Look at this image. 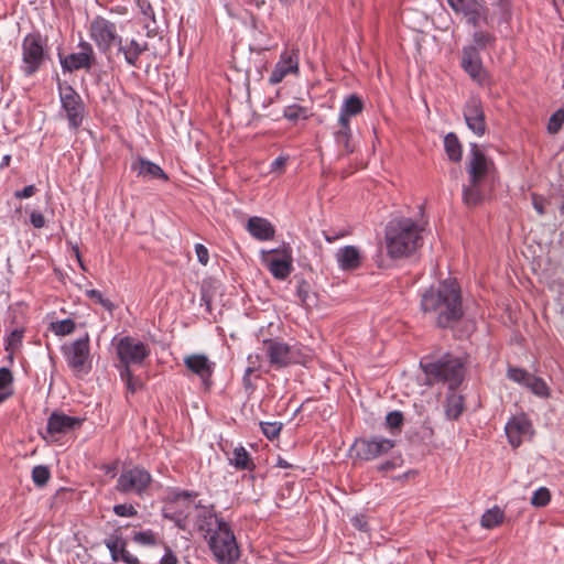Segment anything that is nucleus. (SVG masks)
I'll list each match as a JSON object with an SVG mask.
<instances>
[{
  "label": "nucleus",
  "instance_id": "1",
  "mask_svg": "<svg viewBox=\"0 0 564 564\" xmlns=\"http://www.w3.org/2000/svg\"><path fill=\"white\" fill-rule=\"evenodd\" d=\"M88 34L98 51L108 61H111L116 53L132 68L141 67V58L150 50L148 41L135 36L123 37L119 34L117 24L101 15H96L90 21Z\"/></svg>",
  "mask_w": 564,
  "mask_h": 564
},
{
  "label": "nucleus",
  "instance_id": "2",
  "mask_svg": "<svg viewBox=\"0 0 564 564\" xmlns=\"http://www.w3.org/2000/svg\"><path fill=\"white\" fill-rule=\"evenodd\" d=\"M421 308L441 328L453 327L463 316L462 295L456 281L445 280L432 285L421 297Z\"/></svg>",
  "mask_w": 564,
  "mask_h": 564
},
{
  "label": "nucleus",
  "instance_id": "3",
  "mask_svg": "<svg viewBox=\"0 0 564 564\" xmlns=\"http://www.w3.org/2000/svg\"><path fill=\"white\" fill-rule=\"evenodd\" d=\"M420 226L411 218L400 217L390 220L386 227L387 253L393 259L410 256L421 242Z\"/></svg>",
  "mask_w": 564,
  "mask_h": 564
},
{
  "label": "nucleus",
  "instance_id": "4",
  "mask_svg": "<svg viewBox=\"0 0 564 564\" xmlns=\"http://www.w3.org/2000/svg\"><path fill=\"white\" fill-rule=\"evenodd\" d=\"M430 384L445 383L456 389L464 379V362L460 358L445 354L438 359L425 357L420 361Z\"/></svg>",
  "mask_w": 564,
  "mask_h": 564
},
{
  "label": "nucleus",
  "instance_id": "5",
  "mask_svg": "<svg viewBox=\"0 0 564 564\" xmlns=\"http://www.w3.org/2000/svg\"><path fill=\"white\" fill-rule=\"evenodd\" d=\"M21 51L20 68L26 77L33 76L50 59L47 39L39 32L29 33L23 37Z\"/></svg>",
  "mask_w": 564,
  "mask_h": 564
},
{
  "label": "nucleus",
  "instance_id": "6",
  "mask_svg": "<svg viewBox=\"0 0 564 564\" xmlns=\"http://www.w3.org/2000/svg\"><path fill=\"white\" fill-rule=\"evenodd\" d=\"M208 545L219 563L232 564L239 558V547L228 523L208 536Z\"/></svg>",
  "mask_w": 564,
  "mask_h": 564
},
{
  "label": "nucleus",
  "instance_id": "7",
  "mask_svg": "<svg viewBox=\"0 0 564 564\" xmlns=\"http://www.w3.org/2000/svg\"><path fill=\"white\" fill-rule=\"evenodd\" d=\"M197 495L191 491H181L174 495L163 508V517L175 523L181 530H187L192 522L193 509L188 505H196L192 499Z\"/></svg>",
  "mask_w": 564,
  "mask_h": 564
},
{
  "label": "nucleus",
  "instance_id": "8",
  "mask_svg": "<svg viewBox=\"0 0 564 564\" xmlns=\"http://www.w3.org/2000/svg\"><path fill=\"white\" fill-rule=\"evenodd\" d=\"M152 481V477L148 470L141 467L124 469L118 477L116 490L130 495L142 496Z\"/></svg>",
  "mask_w": 564,
  "mask_h": 564
},
{
  "label": "nucleus",
  "instance_id": "9",
  "mask_svg": "<svg viewBox=\"0 0 564 564\" xmlns=\"http://www.w3.org/2000/svg\"><path fill=\"white\" fill-rule=\"evenodd\" d=\"M62 109L66 113L68 126L76 130L84 119L85 106L79 94L69 85L58 84Z\"/></svg>",
  "mask_w": 564,
  "mask_h": 564
},
{
  "label": "nucleus",
  "instance_id": "10",
  "mask_svg": "<svg viewBox=\"0 0 564 564\" xmlns=\"http://www.w3.org/2000/svg\"><path fill=\"white\" fill-rule=\"evenodd\" d=\"M116 349L120 360L119 367L130 368L131 365H141L150 355L149 347L131 336L120 338Z\"/></svg>",
  "mask_w": 564,
  "mask_h": 564
},
{
  "label": "nucleus",
  "instance_id": "11",
  "mask_svg": "<svg viewBox=\"0 0 564 564\" xmlns=\"http://www.w3.org/2000/svg\"><path fill=\"white\" fill-rule=\"evenodd\" d=\"M63 354L67 365L76 372L87 373L90 369L89 365V336L85 334L84 337L78 338L68 346H63Z\"/></svg>",
  "mask_w": 564,
  "mask_h": 564
},
{
  "label": "nucleus",
  "instance_id": "12",
  "mask_svg": "<svg viewBox=\"0 0 564 564\" xmlns=\"http://www.w3.org/2000/svg\"><path fill=\"white\" fill-rule=\"evenodd\" d=\"M188 508H192V522L194 527L203 532L205 538L210 536L214 532L226 524L224 520L219 519L212 508L202 507L200 505H188Z\"/></svg>",
  "mask_w": 564,
  "mask_h": 564
},
{
  "label": "nucleus",
  "instance_id": "13",
  "mask_svg": "<svg viewBox=\"0 0 564 564\" xmlns=\"http://www.w3.org/2000/svg\"><path fill=\"white\" fill-rule=\"evenodd\" d=\"M356 455L364 460H372L387 454L394 447V441L384 437L358 440L355 443Z\"/></svg>",
  "mask_w": 564,
  "mask_h": 564
},
{
  "label": "nucleus",
  "instance_id": "14",
  "mask_svg": "<svg viewBox=\"0 0 564 564\" xmlns=\"http://www.w3.org/2000/svg\"><path fill=\"white\" fill-rule=\"evenodd\" d=\"M263 348L270 364L276 368H283L295 362L293 348L280 338L263 340Z\"/></svg>",
  "mask_w": 564,
  "mask_h": 564
},
{
  "label": "nucleus",
  "instance_id": "15",
  "mask_svg": "<svg viewBox=\"0 0 564 564\" xmlns=\"http://www.w3.org/2000/svg\"><path fill=\"white\" fill-rule=\"evenodd\" d=\"M464 119L467 127L478 137L487 131L486 115L482 102L478 97H470L464 107Z\"/></svg>",
  "mask_w": 564,
  "mask_h": 564
},
{
  "label": "nucleus",
  "instance_id": "16",
  "mask_svg": "<svg viewBox=\"0 0 564 564\" xmlns=\"http://www.w3.org/2000/svg\"><path fill=\"white\" fill-rule=\"evenodd\" d=\"M462 67L479 85L488 84V75L482 66L479 52L474 46H466L462 53Z\"/></svg>",
  "mask_w": 564,
  "mask_h": 564
},
{
  "label": "nucleus",
  "instance_id": "17",
  "mask_svg": "<svg viewBox=\"0 0 564 564\" xmlns=\"http://www.w3.org/2000/svg\"><path fill=\"white\" fill-rule=\"evenodd\" d=\"M492 162L479 150L476 143L470 144L467 173L473 183H482L489 174Z\"/></svg>",
  "mask_w": 564,
  "mask_h": 564
},
{
  "label": "nucleus",
  "instance_id": "18",
  "mask_svg": "<svg viewBox=\"0 0 564 564\" xmlns=\"http://www.w3.org/2000/svg\"><path fill=\"white\" fill-rule=\"evenodd\" d=\"M299 72V51L297 50H285L279 62L275 64L269 77V83L276 85L281 83L286 75L297 74Z\"/></svg>",
  "mask_w": 564,
  "mask_h": 564
},
{
  "label": "nucleus",
  "instance_id": "19",
  "mask_svg": "<svg viewBox=\"0 0 564 564\" xmlns=\"http://www.w3.org/2000/svg\"><path fill=\"white\" fill-rule=\"evenodd\" d=\"M505 430L512 447H519L524 437L532 435V424L523 414L512 416L507 422Z\"/></svg>",
  "mask_w": 564,
  "mask_h": 564
},
{
  "label": "nucleus",
  "instance_id": "20",
  "mask_svg": "<svg viewBox=\"0 0 564 564\" xmlns=\"http://www.w3.org/2000/svg\"><path fill=\"white\" fill-rule=\"evenodd\" d=\"M82 425V420L63 412H53L47 419L46 433L51 437L64 435Z\"/></svg>",
  "mask_w": 564,
  "mask_h": 564
},
{
  "label": "nucleus",
  "instance_id": "21",
  "mask_svg": "<svg viewBox=\"0 0 564 564\" xmlns=\"http://www.w3.org/2000/svg\"><path fill=\"white\" fill-rule=\"evenodd\" d=\"M184 364L188 370L197 375L204 382L212 377L215 366L207 356L202 354H194L185 357Z\"/></svg>",
  "mask_w": 564,
  "mask_h": 564
},
{
  "label": "nucleus",
  "instance_id": "22",
  "mask_svg": "<svg viewBox=\"0 0 564 564\" xmlns=\"http://www.w3.org/2000/svg\"><path fill=\"white\" fill-rule=\"evenodd\" d=\"M59 63L64 73H73L78 69H90L96 64V57H90L86 53H70L67 56L58 54Z\"/></svg>",
  "mask_w": 564,
  "mask_h": 564
},
{
  "label": "nucleus",
  "instance_id": "23",
  "mask_svg": "<svg viewBox=\"0 0 564 564\" xmlns=\"http://www.w3.org/2000/svg\"><path fill=\"white\" fill-rule=\"evenodd\" d=\"M283 257H272L267 260V264L271 274L278 280L286 279L293 270V260L288 248L282 250Z\"/></svg>",
  "mask_w": 564,
  "mask_h": 564
},
{
  "label": "nucleus",
  "instance_id": "24",
  "mask_svg": "<svg viewBox=\"0 0 564 564\" xmlns=\"http://www.w3.org/2000/svg\"><path fill=\"white\" fill-rule=\"evenodd\" d=\"M336 260L339 268L345 271H352L361 265V254L355 246H346L338 249Z\"/></svg>",
  "mask_w": 564,
  "mask_h": 564
},
{
  "label": "nucleus",
  "instance_id": "25",
  "mask_svg": "<svg viewBox=\"0 0 564 564\" xmlns=\"http://www.w3.org/2000/svg\"><path fill=\"white\" fill-rule=\"evenodd\" d=\"M131 170L137 172L138 176L148 178H159L167 181L166 173L155 163L144 158H138L131 164Z\"/></svg>",
  "mask_w": 564,
  "mask_h": 564
},
{
  "label": "nucleus",
  "instance_id": "26",
  "mask_svg": "<svg viewBox=\"0 0 564 564\" xmlns=\"http://www.w3.org/2000/svg\"><path fill=\"white\" fill-rule=\"evenodd\" d=\"M247 230L253 238L262 241L272 239L275 232L269 220L257 216L249 218Z\"/></svg>",
  "mask_w": 564,
  "mask_h": 564
},
{
  "label": "nucleus",
  "instance_id": "27",
  "mask_svg": "<svg viewBox=\"0 0 564 564\" xmlns=\"http://www.w3.org/2000/svg\"><path fill=\"white\" fill-rule=\"evenodd\" d=\"M364 109L362 100L357 95H350L343 101L339 110L338 123H349V118L357 116Z\"/></svg>",
  "mask_w": 564,
  "mask_h": 564
},
{
  "label": "nucleus",
  "instance_id": "28",
  "mask_svg": "<svg viewBox=\"0 0 564 564\" xmlns=\"http://www.w3.org/2000/svg\"><path fill=\"white\" fill-rule=\"evenodd\" d=\"M137 6L143 15V28L147 31V37H154L158 34V23L151 3L148 0H137Z\"/></svg>",
  "mask_w": 564,
  "mask_h": 564
},
{
  "label": "nucleus",
  "instance_id": "29",
  "mask_svg": "<svg viewBox=\"0 0 564 564\" xmlns=\"http://www.w3.org/2000/svg\"><path fill=\"white\" fill-rule=\"evenodd\" d=\"M339 129L334 132V138L337 147L340 149V154H350L355 151L351 143V130L349 123H338Z\"/></svg>",
  "mask_w": 564,
  "mask_h": 564
},
{
  "label": "nucleus",
  "instance_id": "30",
  "mask_svg": "<svg viewBox=\"0 0 564 564\" xmlns=\"http://www.w3.org/2000/svg\"><path fill=\"white\" fill-rule=\"evenodd\" d=\"M230 465L239 470H253L256 465L243 446L235 447L229 458Z\"/></svg>",
  "mask_w": 564,
  "mask_h": 564
},
{
  "label": "nucleus",
  "instance_id": "31",
  "mask_svg": "<svg viewBox=\"0 0 564 564\" xmlns=\"http://www.w3.org/2000/svg\"><path fill=\"white\" fill-rule=\"evenodd\" d=\"M444 148L448 159L455 163L462 160L463 148L454 132H449L444 138Z\"/></svg>",
  "mask_w": 564,
  "mask_h": 564
},
{
  "label": "nucleus",
  "instance_id": "32",
  "mask_svg": "<svg viewBox=\"0 0 564 564\" xmlns=\"http://www.w3.org/2000/svg\"><path fill=\"white\" fill-rule=\"evenodd\" d=\"M464 411V398L456 393L447 395L445 401V414L449 420H457Z\"/></svg>",
  "mask_w": 564,
  "mask_h": 564
},
{
  "label": "nucleus",
  "instance_id": "33",
  "mask_svg": "<svg viewBox=\"0 0 564 564\" xmlns=\"http://www.w3.org/2000/svg\"><path fill=\"white\" fill-rule=\"evenodd\" d=\"M120 379L124 382L126 389L129 393L134 394L143 389L141 379L133 375L129 367H118Z\"/></svg>",
  "mask_w": 564,
  "mask_h": 564
},
{
  "label": "nucleus",
  "instance_id": "34",
  "mask_svg": "<svg viewBox=\"0 0 564 564\" xmlns=\"http://www.w3.org/2000/svg\"><path fill=\"white\" fill-rule=\"evenodd\" d=\"M481 183H473L469 180V184L464 186L463 188V200L464 203L471 207L479 204L482 199V193L480 191Z\"/></svg>",
  "mask_w": 564,
  "mask_h": 564
},
{
  "label": "nucleus",
  "instance_id": "35",
  "mask_svg": "<svg viewBox=\"0 0 564 564\" xmlns=\"http://www.w3.org/2000/svg\"><path fill=\"white\" fill-rule=\"evenodd\" d=\"M13 376L7 367L0 368V404L10 398L12 390Z\"/></svg>",
  "mask_w": 564,
  "mask_h": 564
},
{
  "label": "nucleus",
  "instance_id": "36",
  "mask_svg": "<svg viewBox=\"0 0 564 564\" xmlns=\"http://www.w3.org/2000/svg\"><path fill=\"white\" fill-rule=\"evenodd\" d=\"M503 518V511L499 507H494L482 514L480 523L486 529H492L502 523Z\"/></svg>",
  "mask_w": 564,
  "mask_h": 564
},
{
  "label": "nucleus",
  "instance_id": "37",
  "mask_svg": "<svg viewBox=\"0 0 564 564\" xmlns=\"http://www.w3.org/2000/svg\"><path fill=\"white\" fill-rule=\"evenodd\" d=\"M283 117L291 122L306 120L308 118L307 109L300 105H291L284 108Z\"/></svg>",
  "mask_w": 564,
  "mask_h": 564
},
{
  "label": "nucleus",
  "instance_id": "38",
  "mask_svg": "<svg viewBox=\"0 0 564 564\" xmlns=\"http://www.w3.org/2000/svg\"><path fill=\"white\" fill-rule=\"evenodd\" d=\"M23 334V328H15L7 336L4 349L10 352V358H12V352L21 346Z\"/></svg>",
  "mask_w": 564,
  "mask_h": 564
},
{
  "label": "nucleus",
  "instance_id": "39",
  "mask_svg": "<svg viewBox=\"0 0 564 564\" xmlns=\"http://www.w3.org/2000/svg\"><path fill=\"white\" fill-rule=\"evenodd\" d=\"M51 477V471L47 466L37 465L32 469V480L37 487H43L47 484Z\"/></svg>",
  "mask_w": 564,
  "mask_h": 564
},
{
  "label": "nucleus",
  "instance_id": "40",
  "mask_svg": "<svg viewBox=\"0 0 564 564\" xmlns=\"http://www.w3.org/2000/svg\"><path fill=\"white\" fill-rule=\"evenodd\" d=\"M105 543L111 554V558L115 562H118L121 552L126 547L124 540L119 536H115V538H110V539L106 540Z\"/></svg>",
  "mask_w": 564,
  "mask_h": 564
},
{
  "label": "nucleus",
  "instance_id": "41",
  "mask_svg": "<svg viewBox=\"0 0 564 564\" xmlns=\"http://www.w3.org/2000/svg\"><path fill=\"white\" fill-rule=\"evenodd\" d=\"M525 387H528L536 395H540V397L547 395V386L544 382V380L539 377H535L531 373L528 378Z\"/></svg>",
  "mask_w": 564,
  "mask_h": 564
},
{
  "label": "nucleus",
  "instance_id": "42",
  "mask_svg": "<svg viewBox=\"0 0 564 564\" xmlns=\"http://www.w3.org/2000/svg\"><path fill=\"white\" fill-rule=\"evenodd\" d=\"M52 330L57 336L69 335L75 330V323L70 318L52 323Z\"/></svg>",
  "mask_w": 564,
  "mask_h": 564
},
{
  "label": "nucleus",
  "instance_id": "43",
  "mask_svg": "<svg viewBox=\"0 0 564 564\" xmlns=\"http://www.w3.org/2000/svg\"><path fill=\"white\" fill-rule=\"evenodd\" d=\"M564 123V109H557L549 119L547 132L556 134Z\"/></svg>",
  "mask_w": 564,
  "mask_h": 564
},
{
  "label": "nucleus",
  "instance_id": "44",
  "mask_svg": "<svg viewBox=\"0 0 564 564\" xmlns=\"http://www.w3.org/2000/svg\"><path fill=\"white\" fill-rule=\"evenodd\" d=\"M551 500V492L546 487L536 489L531 498V503L534 507H545Z\"/></svg>",
  "mask_w": 564,
  "mask_h": 564
},
{
  "label": "nucleus",
  "instance_id": "45",
  "mask_svg": "<svg viewBox=\"0 0 564 564\" xmlns=\"http://www.w3.org/2000/svg\"><path fill=\"white\" fill-rule=\"evenodd\" d=\"M133 541L141 545H154L156 544V534L151 530L135 532Z\"/></svg>",
  "mask_w": 564,
  "mask_h": 564
},
{
  "label": "nucleus",
  "instance_id": "46",
  "mask_svg": "<svg viewBox=\"0 0 564 564\" xmlns=\"http://www.w3.org/2000/svg\"><path fill=\"white\" fill-rule=\"evenodd\" d=\"M473 40L479 48H485L487 46L492 45L495 43L496 37L488 32L476 31L473 35Z\"/></svg>",
  "mask_w": 564,
  "mask_h": 564
},
{
  "label": "nucleus",
  "instance_id": "47",
  "mask_svg": "<svg viewBox=\"0 0 564 564\" xmlns=\"http://www.w3.org/2000/svg\"><path fill=\"white\" fill-rule=\"evenodd\" d=\"M260 425L262 433L269 440L278 437L282 429V423L279 422H262Z\"/></svg>",
  "mask_w": 564,
  "mask_h": 564
},
{
  "label": "nucleus",
  "instance_id": "48",
  "mask_svg": "<svg viewBox=\"0 0 564 564\" xmlns=\"http://www.w3.org/2000/svg\"><path fill=\"white\" fill-rule=\"evenodd\" d=\"M457 12L470 13L475 11V0H447Z\"/></svg>",
  "mask_w": 564,
  "mask_h": 564
},
{
  "label": "nucleus",
  "instance_id": "49",
  "mask_svg": "<svg viewBox=\"0 0 564 564\" xmlns=\"http://www.w3.org/2000/svg\"><path fill=\"white\" fill-rule=\"evenodd\" d=\"M86 295H87L90 300H93V301H95V302L99 303L102 307H105V308H106V310H108L109 312H111V311L113 310V304H112V302H111V301H109L108 299H105V297L102 296V294H101V292H100V291L95 290V289L87 290V291H86Z\"/></svg>",
  "mask_w": 564,
  "mask_h": 564
},
{
  "label": "nucleus",
  "instance_id": "50",
  "mask_svg": "<svg viewBox=\"0 0 564 564\" xmlns=\"http://www.w3.org/2000/svg\"><path fill=\"white\" fill-rule=\"evenodd\" d=\"M296 295L304 306L310 305V284L305 280H301L296 286Z\"/></svg>",
  "mask_w": 564,
  "mask_h": 564
},
{
  "label": "nucleus",
  "instance_id": "51",
  "mask_svg": "<svg viewBox=\"0 0 564 564\" xmlns=\"http://www.w3.org/2000/svg\"><path fill=\"white\" fill-rule=\"evenodd\" d=\"M530 373L520 368H509L508 377L514 382L525 386Z\"/></svg>",
  "mask_w": 564,
  "mask_h": 564
},
{
  "label": "nucleus",
  "instance_id": "52",
  "mask_svg": "<svg viewBox=\"0 0 564 564\" xmlns=\"http://www.w3.org/2000/svg\"><path fill=\"white\" fill-rule=\"evenodd\" d=\"M387 426L390 429H399L403 423V414L400 411L389 412L386 416Z\"/></svg>",
  "mask_w": 564,
  "mask_h": 564
},
{
  "label": "nucleus",
  "instance_id": "53",
  "mask_svg": "<svg viewBox=\"0 0 564 564\" xmlns=\"http://www.w3.org/2000/svg\"><path fill=\"white\" fill-rule=\"evenodd\" d=\"M113 512L119 517H133L137 514L135 508L132 505L127 503L116 505L113 507Z\"/></svg>",
  "mask_w": 564,
  "mask_h": 564
},
{
  "label": "nucleus",
  "instance_id": "54",
  "mask_svg": "<svg viewBox=\"0 0 564 564\" xmlns=\"http://www.w3.org/2000/svg\"><path fill=\"white\" fill-rule=\"evenodd\" d=\"M195 252H196V256H197V260L200 264L203 265H206L209 261V252H208V249L202 245V243H196L195 245Z\"/></svg>",
  "mask_w": 564,
  "mask_h": 564
},
{
  "label": "nucleus",
  "instance_id": "55",
  "mask_svg": "<svg viewBox=\"0 0 564 564\" xmlns=\"http://www.w3.org/2000/svg\"><path fill=\"white\" fill-rule=\"evenodd\" d=\"M30 223L34 228L40 229L45 226V218L40 212L33 210L30 214Z\"/></svg>",
  "mask_w": 564,
  "mask_h": 564
},
{
  "label": "nucleus",
  "instance_id": "56",
  "mask_svg": "<svg viewBox=\"0 0 564 564\" xmlns=\"http://www.w3.org/2000/svg\"><path fill=\"white\" fill-rule=\"evenodd\" d=\"M532 205L539 215L545 214V199L542 196L532 194Z\"/></svg>",
  "mask_w": 564,
  "mask_h": 564
},
{
  "label": "nucleus",
  "instance_id": "57",
  "mask_svg": "<svg viewBox=\"0 0 564 564\" xmlns=\"http://www.w3.org/2000/svg\"><path fill=\"white\" fill-rule=\"evenodd\" d=\"M351 522L357 530L362 532L369 531V524L365 516H356L352 518Z\"/></svg>",
  "mask_w": 564,
  "mask_h": 564
},
{
  "label": "nucleus",
  "instance_id": "58",
  "mask_svg": "<svg viewBox=\"0 0 564 564\" xmlns=\"http://www.w3.org/2000/svg\"><path fill=\"white\" fill-rule=\"evenodd\" d=\"M36 192V187L34 185H28L21 191H17L14 196L19 199L29 198L33 196Z\"/></svg>",
  "mask_w": 564,
  "mask_h": 564
},
{
  "label": "nucleus",
  "instance_id": "59",
  "mask_svg": "<svg viewBox=\"0 0 564 564\" xmlns=\"http://www.w3.org/2000/svg\"><path fill=\"white\" fill-rule=\"evenodd\" d=\"M119 561H122L124 562L126 564H140V561L137 556L132 555L131 553H129L126 547L123 549V551L121 552L120 556H119Z\"/></svg>",
  "mask_w": 564,
  "mask_h": 564
},
{
  "label": "nucleus",
  "instance_id": "60",
  "mask_svg": "<svg viewBox=\"0 0 564 564\" xmlns=\"http://www.w3.org/2000/svg\"><path fill=\"white\" fill-rule=\"evenodd\" d=\"M160 564H177V557L171 549L166 547L165 554L162 556Z\"/></svg>",
  "mask_w": 564,
  "mask_h": 564
},
{
  "label": "nucleus",
  "instance_id": "61",
  "mask_svg": "<svg viewBox=\"0 0 564 564\" xmlns=\"http://www.w3.org/2000/svg\"><path fill=\"white\" fill-rule=\"evenodd\" d=\"M286 158L278 156L270 165L271 172H281L285 166Z\"/></svg>",
  "mask_w": 564,
  "mask_h": 564
},
{
  "label": "nucleus",
  "instance_id": "62",
  "mask_svg": "<svg viewBox=\"0 0 564 564\" xmlns=\"http://www.w3.org/2000/svg\"><path fill=\"white\" fill-rule=\"evenodd\" d=\"M78 47L80 48V53H86L87 55H89L90 57H96L95 55V52H94V48L91 46L90 43H88L87 41H84L82 40L79 43H78Z\"/></svg>",
  "mask_w": 564,
  "mask_h": 564
},
{
  "label": "nucleus",
  "instance_id": "63",
  "mask_svg": "<svg viewBox=\"0 0 564 564\" xmlns=\"http://www.w3.org/2000/svg\"><path fill=\"white\" fill-rule=\"evenodd\" d=\"M10 162H11V155L10 154H6L2 159H1V162H0V169H4L7 166L10 165Z\"/></svg>",
  "mask_w": 564,
  "mask_h": 564
},
{
  "label": "nucleus",
  "instance_id": "64",
  "mask_svg": "<svg viewBox=\"0 0 564 564\" xmlns=\"http://www.w3.org/2000/svg\"><path fill=\"white\" fill-rule=\"evenodd\" d=\"M343 236H344V234H334V235L325 234V239L328 242H334L335 240H337L338 238H340Z\"/></svg>",
  "mask_w": 564,
  "mask_h": 564
}]
</instances>
